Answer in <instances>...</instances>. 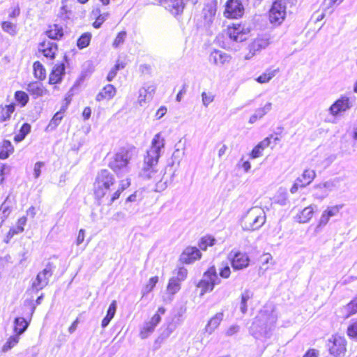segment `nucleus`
I'll return each mask as SVG.
<instances>
[{"instance_id":"32","label":"nucleus","mask_w":357,"mask_h":357,"mask_svg":"<svg viewBox=\"0 0 357 357\" xmlns=\"http://www.w3.org/2000/svg\"><path fill=\"white\" fill-rule=\"evenodd\" d=\"M116 311V301H113L109 306L106 316L102 320L101 326L105 328L108 326L110 321L113 319Z\"/></svg>"},{"instance_id":"7","label":"nucleus","mask_w":357,"mask_h":357,"mask_svg":"<svg viewBox=\"0 0 357 357\" xmlns=\"http://www.w3.org/2000/svg\"><path fill=\"white\" fill-rule=\"evenodd\" d=\"M221 280L217 274L215 268L211 266L204 273L197 287L201 289V295H204L207 291H213L215 285L219 284Z\"/></svg>"},{"instance_id":"49","label":"nucleus","mask_w":357,"mask_h":357,"mask_svg":"<svg viewBox=\"0 0 357 357\" xmlns=\"http://www.w3.org/2000/svg\"><path fill=\"white\" fill-rule=\"evenodd\" d=\"M0 26L3 31L11 36H13L17 33L15 24H0Z\"/></svg>"},{"instance_id":"21","label":"nucleus","mask_w":357,"mask_h":357,"mask_svg":"<svg viewBox=\"0 0 357 357\" xmlns=\"http://www.w3.org/2000/svg\"><path fill=\"white\" fill-rule=\"evenodd\" d=\"M216 3L211 1L206 3L202 12V20L205 22H212L215 20Z\"/></svg>"},{"instance_id":"5","label":"nucleus","mask_w":357,"mask_h":357,"mask_svg":"<svg viewBox=\"0 0 357 357\" xmlns=\"http://www.w3.org/2000/svg\"><path fill=\"white\" fill-rule=\"evenodd\" d=\"M61 4L57 13L60 20H79L83 16L84 11L75 0H62Z\"/></svg>"},{"instance_id":"62","label":"nucleus","mask_w":357,"mask_h":357,"mask_svg":"<svg viewBox=\"0 0 357 357\" xmlns=\"http://www.w3.org/2000/svg\"><path fill=\"white\" fill-rule=\"evenodd\" d=\"M31 126L28 123H24L20 130V132L24 136H26V135L30 132Z\"/></svg>"},{"instance_id":"13","label":"nucleus","mask_w":357,"mask_h":357,"mask_svg":"<svg viewBox=\"0 0 357 357\" xmlns=\"http://www.w3.org/2000/svg\"><path fill=\"white\" fill-rule=\"evenodd\" d=\"M165 312V309L164 307H159L158 312L151 318V320L144 324L139 333L142 339L146 338L154 331L155 326L161 320L160 314H163Z\"/></svg>"},{"instance_id":"60","label":"nucleus","mask_w":357,"mask_h":357,"mask_svg":"<svg viewBox=\"0 0 357 357\" xmlns=\"http://www.w3.org/2000/svg\"><path fill=\"white\" fill-rule=\"evenodd\" d=\"M85 237V230L84 229H81L79 231L78 236L76 240L77 245H79L82 244L84 240Z\"/></svg>"},{"instance_id":"46","label":"nucleus","mask_w":357,"mask_h":357,"mask_svg":"<svg viewBox=\"0 0 357 357\" xmlns=\"http://www.w3.org/2000/svg\"><path fill=\"white\" fill-rule=\"evenodd\" d=\"M26 223V218L22 217L17 221V225L16 229H10L9 233L12 234V235L17 234L21 233L24 231V226Z\"/></svg>"},{"instance_id":"51","label":"nucleus","mask_w":357,"mask_h":357,"mask_svg":"<svg viewBox=\"0 0 357 357\" xmlns=\"http://www.w3.org/2000/svg\"><path fill=\"white\" fill-rule=\"evenodd\" d=\"M240 331V326L238 324H232L225 331V336L231 337L237 334Z\"/></svg>"},{"instance_id":"47","label":"nucleus","mask_w":357,"mask_h":357,"mask_svg":"<svg viewBox=\"0 0 357 357\" xmlns=\"http://www.w3.org/2000/svg\"><path fill=\"white\" fill-rule=\"evenodd\" d=\"M63 116L61 112H56L53 116L52 119L50 121L47 129H54L61 122Z\"/></svg>"},{"instance_id":"6","label":"nucleus","mask_w":357,"mask_h":357,"mask_svg":"<svg viewBox=\"0 0 357 357\" xmlns=\"http://www.w3.org/2000/svg\"><path fill=\"white\" fill-rule=\"evenodd\" d=\"M115 182L114 175L107 169L98 172L94 183V195L98 199H102Z\"/></svg>"},{"instance_id":"36","label":"nucleus","mask_w":357,"mask_h":357,"mask_svg":"<svg viewBox=\"0 0 357 357\" xmlns=\"http://www.w3.org/2000/svg\"><path fill=\"white\" fill-rule=\"evenodd\" d=\"M33 67L35 77L40 80L45 79L46 77V71L43 66L39 61H36Z\"/></svg>"},{"instance_id":"26","label":"nucleus","mask_w":357,"mask_h":357,"mask_svg":"<svg viewBox=\"0 0 357 357\" xmlns=\"http://www.w3.org/2000/svg\"><path fill=\"white\" fill-rule=\"evenodd\" d=\"M115 94L116 88L112 84H109L97 94L96 100L97 101H101L104 99L110 100Z\"/></svg>"},{"instance_id":"22","label":"nucleus","mask_w":357,"mask_h":357,"mask_svg":"<svg viewBox=\"0 0 357 357\" xmlns=\"http://www.w3.org/2000/svg\"><path fill=\"white\" fill-rule=\"evenodd\" d=\"M25 89L33 96V98L41 97L47 93V91L45 89L43 84L38 82L29 83Z\"/></svg>"},{"instance_id":"10","label":"nucleus","mask_w":357,"mask_h":357,"mask_svg":"<svg viewBox=\"0 0 357 357\" xmlns=\"http://www.w3.org/2000/svg\"><path fill=\"white\" fill-rule=\"evenodd\" d=\"M54 266L52 263H47L45 268L38 273L36 280L32 283V287L36 291L43 289L49 282V278L52 275Z\"/></svg>"},{"instance_id":"58","label":"nucleus","mask_w":357,"mask_h":357,"mask_svg":"<svg viewBox=\"0 0 357 357\" xmlns=\"http://www.w3.org/2000/svg\"><path fill=\"white\" fill-rule=\"evenodd\" d=\"M10 167L6 165H1L0 167V183H2L4 180L3 175L8 174L10 172Z\"/></svg>"},{"instance_id":"18","label":"nucleus","mask_w":357,"mask_h":357,"mask_svg":"<svg viewBox=\"0 0 357 357\" xmlns=\"http://www.w3.org/2000/svg\"><path fill=\"white\" fill-rule=\"evenodd\" d=\"M209 60L215 66H223L230 63L231 56L221 50H213L209 55Z\"/></svg>"},{"instance_id":"3","label":"nucleus","mask_w":357,"mask_h":357,"mask_svg":"<svg viewBox=\"0 0 357 357\" xmlns=\"http://www.w3.org/2000/svg\"><path fill=\"white\" fill-rule=\"evenodd\" d=\"M266 222V215L260 207L250 208L241 220L243 230L254 231L261 227Z\"/></svg>"},{"instance_id":"29","label":"nucleus","mask_w":357,"mask_h":357,"mask_svg":"<svg viewBox=\"0 0 357 357\" xmlns=\"http://www.w3.org/2000/svg\"><path fill=\"white\" fill-rule=\"evenodd\" d=\"M15 109L14 103L7 105H0V123L6 121L10 119L11 114Z\"/></svg>"},{"instance_id":"54","label":"nucleus","mask_w":357,"mask_h":357,"mask_svg":"<svg viewBox=\"0 0 357 357\" xmlns=\"http://www.w3.org/2000/svg\"><path fill=\"white\" fill-rule=\"evenodd\" d=\"M331 218V217L326 213V211H324L321 214V216L319 219V221L318 222L317 228H321V227L326 226L327 225V223L328 222Z\"/></svg>"},{"instance_id":"61","label":"nucleus","mask_w":357,"mask_h":357,"mask_svg":"<svg viewBox=\"0 0 357 357\" xmlns=\"http://www.w3.org/2000/svg\"><path fill=\"white\" fill-rule=\"evenodd\" d=\"M130 185V181L129 179L122 180L119 184V190L121 192H123L125 189L128 188Z\"/></svg>"},{"instance_id":"35","label":"nucleus","mask_w":357,"mask_h":357,"mask_svg":"<svg viewBox=\"0 0 357 357\" xmlns=\"http://www.w3.org/2000/svg\"><path fill=\"white\" fill-rule=\"evenodd\" d=\"M339 185V179L335 178L333 180H329L323 183L318 184L314 186L316 190H321L326 189L327 191H332L336 188H337Z\"/></svg>"},{"instance_id":"14","label":"nucleus","mask_w":357,"mask_h":357,"mask_svg":"<svg viewBox=\"0 0 357 357\" xmlns=\"http://www.w3.org/2000/svg\"><path fill=\"white\" fill-rule=\"evenodd\" d=\"M345 339L341 336L335 335L329 340L328 347L330 353L336 357H342L346 352Z\"/></svg>"},{"instance_id":"20","label":"nucleus","mask_w":357,"mask_h":357,"mask_svg":"<svg viewBox=\"0 0 357 357\" xmlns=\"http://www.w3.org/2000/svg\"><path fill=\"white\" fill-rule=\"evenodd\" d=\"M201 257V252L195 247L186 248L181 255V261L185 264L192 263Z\"/></svg>"},{"instance_id":"53","label":"nucleus","mask_w":357,"mask_h":357,"mask_svg":"<svg viewBox=\"0 0 357 357\" xmlns=\"http://www.w3.org/2000/svg\"><path fill=\"white\" fill-rule=\"evenodd\" d=\"M202 103L205 107H208L214 100V96L211 93L203 92L202 93Z\"/></svg>"},{"instance_id":"1","label":"nucleus","mask_w":357,"mask_h":357,"mask_svg":"<svg viewBox=\"0 0 357 357\" xmlns=\"http://www.w3.org/2000/svg\"><path fill=\"white\" fill-rule=\"evenodd\" d=\"M165 146V139L160 132L157 133L151 141V145L144 158V162L139 175L143 179L153 180L155 185V190L162 192L168 185L169 179L165 176L164 169L158 168L161 151Z\"/></svg>"},{"instance_id":"16","label":"nucleus","mask_w":357,"mask_h":357,"mask_svg":"<svg viewBox=\"0 0 357 357\" xmlns=\"http://www.w3.org/2000/svg\"><path fill=\"white\" fill-rule=\"evenodd\" d=\"M286 15V7L282 1H275L269 11L271 22L283 21Z\"/></svg>"},{"instance_id":"2","label":"nucleus","mask_w":357,"mask_h":357,"mask_svg":"<svg viewBox=\"0 0 357 357\" xmlns=\"http://www.w3.org/2000/svg\"><path fill=\"white\" fill-rule=\"evenodd\" d=\"M276 319L273 315H268L265 312H260L254 319L250 331L252 335L259 338L267 336L273 327Z\"/></svg>"},{"instance_id":"50","label":"nucleus","mask_w":357,"mask_h":357,"mask_svg":"<svg viewBox=\"0 0 357 357\" xmlns=\"http://www.w3.org/2000/svg\"><path fill=\"white\" fill-rule=\"evenodd\" d=\"M126 37V31L119 32L113 42V47L115 48H117L119 46L122 45L125 40Z\"/></svg>"},{"instance_id":"11","label":"nucleus","mask_w":357,"mask_h":357,"mask_svg":"<svg viewBox=\"0 0 357 357\" xmlns=\"http://www.w3.org/2000/svg\"><path fill=\"white\" fill-rule=\"evenodd\" d=\"M352 107V102L350 98L347 96H341L335 101L328 109V112L334 117L340 116L342 113L350 109Z\"/></svg>"},{"instance_id":"28","label":"nucleus","mask_w":357,"mask_h":357,"mask_svg":"<svg viewBox=\"0 0 357 357\" xmlns=\"http://www.w3.org/2000/svg\"><path fill=\"white\" fill-rule=\"evenodd\" d=\"M314 208H316V206L310 205L303 209V211L296 216L297 222L299 223H306L309 222L313 216Z\"/></svg>"},{"instance_id":"39","label":"nucleus","mask_w":357,"mask_h":357,"mask_svg":"<svg viewBox=\"0 0 357 357\" xmlns=\"http://www.w3.org/2000/svg\"><path fill=\"white\" fill-rule=\"evenodd\" d=\"M20 335L15 333L14 335L10 336L2 348L3 351H8L15 347L19 342Z\"/></svg>"},{"instance_id":"23","label":"nucleus","mask_w":357,"mask_h":357,"mask_svg":"<svg viewBox=\"0 0 357 357\" xmlns=\"http://www.w3.org/2000/svg\"><path fill=\"white\" fill-rule=\"evenodd\" d=\"M65 74V66L63 63L56 64L54 66L49 77V83L50 84H55L60 83L62 77Z\"/></svg>"},{"instance_id":"27","label":"nucleus","mask_w":357,"mask_h":357,"mask_svg":"<svg viewBox=\"0 0 357 357\" xmlns=\"http://www.w3.org/2000/svg\"><path fill=\"white\" fill-rule=\"evenodd\" d=\"M316 177V172L313 169H305L301 176L296 179L301 183V188H305L310 184Z\"/></svg>"},{"instance_id":"17","label":"nucleus","mask_w":357,"mask_h":357,"mask_svg":"<svg viewBox=\"0 0 357 357\" xmlns=\"http://www.w3.org/2000/svg\"><path fill=\"white\" fill-rule=\"evenodd\" d=\"M156 86L153 84H145L139 90L138 102L141 106L151 101L155 94Z\"/></svg>"},{"instance_id":"43","label":"nucleus","mask_w":357,"mask_h":357,"mask_svg":"<svg viewBox=\"0 0 357 357\" xmlns=\"http://www.w3.org/2000/svg\"><path fill=\"white\" fill-rule=\"evenodd\" d=\"M344 310L347 312L346 317H349V316L354 314L357 312V298L352 300L349 303H348L344 307Z\"/></svg>"},{"instance_id":"63","label":"nucleus","mask_w":357,"mask_h":357,"mask_svg":"<svg viewBox=\"0 0 357 357\" xmlns=\"http://www.w3.org/2000/svg\"><path fill=\"white\" fill-rule=\"evenodd\" d=\"M167 108L164 106H162L160 107L158 111L156 112V114H155V117L158 119H161L162 116H165V114H166L167 112Z\"/></svg>"},{"instance_id":"59","label":"nucleus","mask_w":357,"mask_h":357,"mask_svg":"<svg viewBox=\"0 0 357 357\" xmlns=\"http://www.w3.org/2000/svg\"><path fill=\"white\" fill-rule=\"evenodd\" d=\"M231 270L228 266H226L220 270V275L223 278H228L230 276Z\"/></svg>"},{"instance_id":"52","label":"nucleus","mask_w":357,"mask_h":357,"mask_svg":"<svg viewBox=\"0 0 357 357\" xmlns=\"http://www.w3.org/2000/svg\"><path fill=\"white\" fill-rule=\"evenodd\" d=\"M176 273V276L172 277V278L174 279H176L179 282H182V281L185 280V279L186 278L187 274H188V271L186 268H185L183 267H180L177 269Z\"/></svg>"},{"instance_id":"30","label":"nucleus","mask_w":357,"mask_h":357,"mask_svg":"<svg viewBox=\"0 0 357 357\" xmlns=\"http://www.w3.org/2000/svg\"><path fill=\"white\" fill-rule=\"evenodd\" d=\"M279 72V68L266 69L264 73H263L260 76H259L256 81L260 84H266L268 83L272 78H273Z\"/></svg>"},{"instance_id":"34","label":"nucleus","mask_w":357,"mask_h":357,"mask_svg":"<svg viewBox=\"0 0 357 357\" xmlns=\"http://www.w3.org/2000/svg\"><path fill=\"white\" fill-rule=\"evenodd\" d=\"M14 332L18 335H22L28 327V322L23 317H17L14 321Z\"/></svg>"},{"instance_id":"56","label":"nucleus","mask_w":357,"mask_h":357,"mask_svg":"<svg viewBox=\"0 0 357 357\" xmlns=\"http://www.w3.org/2000/svg\"><path fill=\"white\" fill-rule=\"evenodd\" d=\"M263 151H264V149L259 144H257L252 149V152L250 153L251 158L255 159V158H257L261 156Z\"/></svg>"},{"instance_id":"48","label":"nucleus","mask_w":357,"mask_h":357,"mask_svg":"<svg viewBox=\"0 0 357 357\" xmlns=\"http://www.w3.org/2000/svg\"><path fill=\"white\" fill-rule=\"evenodd\" d=\"M347 335L357 340V319L352 321V323L348 326Z\"/></svg>"},{"instance_id":"42","label":"nucleus","mask_w":357,"mask_h":357,"mask_svg":"<svg viewBox=\"0 0 357 357\" xmlns=\"http://www.w3.org/2000/svg\"><path fill=\"white\" fill-rule=\"evenodd\" d=\"M15 99L22 107H24L26 105L29 98L27 93L24 91H17L15 93Z\"/></svg>"},{"instance_id":"33","label":"nucleus","mask_w":357,"mask_h":357,"mask_svg":"<svg viewBox=\"0 0 357 357\" xmlns=\"http://www.w3.org/2000/svg\"><path fill=\"white\" fill-rule=\"evenodd\" d=\"M253 294L251 291L245 289L241 296L240 310L243 314H245L248 311L247 302L252 298Z\"/></svg>"},{"instance_id":"57","label":"nucleus","mask_w":357,"mask_h":357,"mask_svg":"<svg viewBox=\"0 0 357 357\" xmlns=\"http://www.w3.org/2000/svg\"><path fill=\"white\" fill-rule=\"evenodd\" d=\"M45 165L43 162H37L33 168V174L36 178H38L41 173V168Z\"/></svg>"},{"instance_id":"55","label":"nucleus","mask_w":357,"mask_h":357,"mask_svg":"<svg viewBox=\"0 0 357 357\" xmlns=\"http://www.w3.org/2000/svg\"><path fill=\"white\" fill-rule=\"evenodd\" d=\"M343 206V204L336 205L332 207H328L325 211L331 217H333L339 213L340 210L342 208Z\"/></svg>"},{"instance_id":"9","label":"nucleus","mask_w":357,"mask_h":357,"mask_svg":"<svg viewBox=\"0 0 357 357\" xmlns=\"http://www.w3.org/2000/svg\"><path fill=\"white\" fill-rule=\"evenodd\" d=\"M270 36L263 35L253 40L248 46V52L245 55V60H250L270 44Z\"/></svg>"},{"instance_id":"38","label":"nucleus","mask_w":357,"mask_h":357,"mask_svg":"<svg viewBox=\"0 0 357 357\" xmlns=\"http://www.w3.org/2000/svg\"><path fill=\"white\" fill-rule=\"evenodd\" d=\"M91 17L96 20V22H103L109 20V13L107 12L101 13L100 9L96 8L92 10Z\"/></svg>"},{"instance_id":"8","label":"nucleus","mask_w":357,"mask_h":357,"mask_svg":"<svg viewBox=\"0 0 357 357\" xmlns=\"http://www.w3.org/2000/svg\"><path fill=\"white\" fill-rule=\"evenodd\" d=\"M251 31L250 24H232L227 27L225 34L232 41L242 42L245 40Z\"/></svg>"},{"instance_id":"25","label":"nucleus","mask_w":357,"mask_h":357,"mask_svg":"<svg viewBox=\"0 0 357 357\" xmlns=\"http://www.w3.org/2000/svg\"><path fill=\"white\" fill-rule=\"evenodd\" d=\"M45 33L50 39L59 40L63 36V29L61 24H51Z\"/></svg>"},{"instance_id":"19","label":"nucleus","mask_w":357,"mask_h":357,"mask_svg":"<svg viewBox=\"0 0 357 357\" xmlns=\"http://www.w3.org/2000/svg\"><path fill=\"white\" fill-rule=\"evenodd\" d=\"M38 50L42 52L45 57L52 59L54 58L58 47L56 43L50 40H44L39 44Z\"/></svg>"},{"instance_id":"37","label":"nucleus","mask_w":357,"mask_h":357,"mask_svg":"<svg viewBox=\"0 0 357 357\" xmlns=\"http://www.w3.org/2000/svg\"><path fill=\"white\" fill-rule=\"evenodd\" d=\"M181 282L176 279L171 278L169 280V283L167 287V291L171 295H174L181 289Z\"/></svg>"},{"instance_id":"31","label":"nucleus","mask_w":357,"mask_h":357,"mask_svg":"<svg viewBox=\"0 0 357 357\" xmlns=\"http://www.w3.org/2000/svg\"><path fill=\"white\" fill-rule=\"evenodd\" d=\"M14 148L8 140H3L0 145V159L4 160L13 152Z\"/></svg>"},{"instance_id":"40","label":"nucleus","mask_w":357,"mask_h":357,"mask_svg":"<svg viewBox=\"0 0 357 357\" xmlns=\"http://www.w3.org/2000/svg\"><path fill=\"white\" fill-rule=\"evenodd\" d=\"M216 240L211 236H206L201 238L199 243V247L202 250H206L208 246H212L215 244Z\"/></svg>"},{"instance_id":"24","label":"nucleus","mask_w":357,"mask_h":357,"mask_svg":"<svg viewBox=\"0 0 357 357\" xmlns=\"http://www.w3.org/2000/svg\"><path fill=\"white\" fill-rule=\"evenodd\" d=\"M224 313L222 312H217L208 321L204 328V331L208 334H212L220 326L223 320Z\"/></svg>"},{"instance_id":"15","label":"nucleus","mask_w":357,"mask_h":357,"mask_svg":"<svg viewBox=\"0 0 357 357\" xmlns=\"http://www.w3.org/2000/svg\"><path fill=\"white\" fill-rule=\"evenodd\" d=\"M244 13V8L238 0H228L225 15L229 19H238Z\"/></svg>"},{"instance_id":"64","label":"nucleus","mask_w":357,"mask_h":357,"mask_svg":"<svg viewBox=\"0 0 357 357\" xmlns=\"http://www.w3.org/2000/svg\"><path fill=\"white\" fill-rule=\"evenodd\" d=\"M318 355L319 352L317 350L310 349L306 352L303 357H318Z\"/></svg>"},{"instance_id":"12","label":"nucleus","mask_w":357,"mask_h":357,"mask_svg":"<svg viewBox=\"0 0 357 357\" xmlns=\"http://www.w3.org/2000/svg\"><path fill=\"white\" fill-rule=\"evenodd\" d=\"M228 258L234 270H242L249 266L250 258L245 252L231 250L229 254Z\"/></svg>"},{"instance_id":"44","label":"nucleus","mask_w":357,"mask_h":357,"mask_svg":"<svg viewBox=\"0 0 357 357\" xmlns=\"http://www.w3.org/2000/svg\"><path fill=\"white\" fill-rule=\"evenodd\" d=\"M272 109V103L267 102L264 107H259L255 110V113L257 116L261 119L264 116H265L267 113H268Z\"/></svg>"},{"instance_id":"45","label":"nucleus","mask_w":357,"mask_h":357,"mask_svg":"<svg viewBox=\"0 0 357 357\" xmlns=\"http://www.w3.org/2000/svg\"><path fill=\"white\" fill-rule=\"evenodd\" d=\"M158 282V277L155 276V277L151 278L149 279L148 283L146 284V285L145 286V287L143 289V292H142L143 296L151 292L153 289L154 287L155 286V284H157Z\"/></svg>"},{"instance_id":"41","label":"nucleus","mask_w":357,"mask_h":357,"mask_svg":"<svg viewBox=\"0 0 357 357\" xmlns=\"http://www.w3.org/2000/svg\"><path fill=\"white\" fill-rule=\"evenodd\" d=\"M91 34L90 33H83L77 40V47L79 49H83L86 47L91 41Z\"/></svg>"},{"instance_id":"4","label":"nucleus","mask_w":357,"mask_h":357,"mask_svg":"<svg viewBox=\"0 0 357 357\" xmlns=\"http://www.w3.org/2000/svg\"><path fill=\"white\" fill-rule=\"evenodd\" d=\"M135 149H121L111 159L109 167L116 174L128 172V165L135 155Z\"/></svg>"}]
</instances>
